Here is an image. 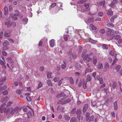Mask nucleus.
<instances>
[{
  "mask_svg": "<svg viewBox=\"0 0 122 122\" xmlns=\"http://www.w3.org/2000/svg\"><path fill=\"white\" fill-rule=\"evenodd\" d=\"M92 58L90 57L89 55L87 54L84 56L83 60L84 61H85L86 60V61L89 62L92 60Z\"/></svg>",
  "mask_w": 122,
  "mask_h": 122,
  "instance_id": "nucleus-5",
  "label": "nucleus"
},
{
  "mask_svg": "<svg viewBox=\"0 0 122 122\" xmlns=\"http://www.w3.org/2000/svg\"><path fill=\"white\" fill-rule=\"evenodd\" d=\"M12 103V102H9L7 103L6 106H9Z\"/></svg>",
  "mask_w": 122,
  "mask_h": 122,
  "instance_id": "nucleus-63",
  "label": "nucleus"
},
{
  "mask_svg": "<svg viewBox=\"0 0 122 122\" xmlns=\"http://www.w3.org/2000/svg\"><path fill=\"white\" fill-rule=\"evenodd\" d=\"M5 105V104L4 103L1 105L0 107V112L2 113L7 111L6 108L4 107Z\"/></svg>",
  "mask_w": 122,
  "mask_h": 122,
  "instance_id": "nucleus-3",
  "label": "nucleus"
},
{
  "mask_svg": "<svg viewBox=\"0 0 122 122\" xmlns=\"http://www.w3.org/2000/svg\"><path fill=\"white\" fill-rule=\"evenodd\" d=\"M91 80V77L90 75L88 76L86 78V82L88 81H90Z\"/></svg>",
  "mask_w": 122,
  "mask_h": 122,
  "instance_id": "nucleus-37",
  "label": "nucleus"
},
{
  "mask_svg": "<svg viewBox=\"0 0 122 122\" xmlns=\"http://www.w3.org/2000/svg\"><path fill=\"white\" fill-rule=\"evenodd\" d=\"M4 36L5 37H10L11 36L10 33L7 31L4 32Z\"/></svg>",
  "mask_w": 122,
  "mask_h": 122,
  "instance_id": "nucleus-11",
  "label": "nucleus"
},
{
  "mask_svg": "<svg viewBox=\"0 0 122 122\" xmlns=\"http://www.w3.org/2000/svg\"><path fill=\"white\" fill-rule=\"evenodd\" d=\"M6 63L5 61H3L2 60H0V64L1 65H4Z\"/></svg>",
  "mask_w": 122,
  "mask_h": 122,
  "instance_id": "nucleus-39",
  "label": "nucleus"
},
{
  "mask_svg": "<svg viewBox=\"0 0 122 122\" xmlns=\"http://www.w3.org/2000/svg\"><path fill=\"white\" fill-rule=\"evenodd\" d=\"M8 40L10 42L13 43L14 42V41H13V40L12 39L10 38H8Z\"/></svg>",
  "mask_w": 122,
  "mask_h": 122,
  "instance_id": "nucleus-57",
  "label": "nucleus"
},
{
  "mask_svg": "<svg viewBox=\"0 0 122 122\" xmlns=\"http://www.w3.org/2000/svg\"><path fill=\"white\" fill-rule=\"evenodd\" d=\"M98 15L99 16H102L103 15V13H102V12H98Z\"/></svg>",
  "mask_w": 122,
  "mask_h": 122,
  "instance_id": "nucleus-62",
  "label": "nucleus"
},
{
  "mask_svg": "<svg viewBox=\"0 0 122 122\" xmlns=\"http://www.w3.org/2000/svg\"><path fill=\"white\" fill-rule=\"evenodd\" d=\"M4 11L5 12V15H7L8 13V8L7 6H5L4 8Z\"/></svg>",
  "mask_w": 122,
  "mask_h": 122,
  "instance_id": "nucleus-14",
  "label": "nucleus"
},
{
  "mask_svg": "<svg viewBox=\"0 0 122 122\" xmlns=\"http://www.w3.org/2000/svg\"><path fill=\"white\" fill-rule=\"evenodd\" d=\"M110 54L112 56H115L116 57L117 54H115L113 52V51H111V52L110 53Z\"/></svg>",
  "mask_w": 122,
  "mask_h": 122,
  "instance_id": "nucleus-48",
  "label": "nucleus"
},
{
  "mask_svg": "<svg viewBox=\"0 0 122 122\" xmlns=\"http://www.w3.org/2000/svg\"><path fill=\"white\" fill-rule=\"evenodd\" d=\"M74 74L76 76H80L81 73L78 72H75Z\"/></svg>",
  "mask_w": 122,
  "mask_h": 122,
  "instance_id": "nucleus-56",
  "label": "nucleus"
},
{
  "mask_svg": "<svg viewBox=\"0 0 122 122\" xmlns=\"http://www.w3.org/2000/svg\"><path fill=\"white\" fill-rule=\"evenodd\" d=\"M65 95L64 93L61 92L60 93L58 94L56 96L57 98H59L61 97H63L65 96Z\"/></svg>",
  "mask_w": 122,
  "mask_h": 122,
  "instance_id": "nucleus-13",
  "label": "nucleus"
},
{
  "mask_svg": "<svg viewBox=\"0 0 122 122\" xmlns=\"http://www.w3.org/2000/svg\"><path fill=\"white\" fill-rule=\"evenodd\" d=\"M102 63H99L98 65V68L99 69H102V68L103 66Z\"/></svg>",
  "mask_w": 122,
  "mask_h": 122,
  "instance_id": "nucleus-25",
  "label": "nucleus"
},
{
  "mask_svg": "<svg viewBox=\"0 0 122 122\" xmlns=\"http://www.w3.org/2000/svg\"><path fill=\"white\" fill-rule=\"evenodd\" d=\"M63 80V79L61 78V80H60L58 82V85L60 86L62 83V81Z\"/></svg>",
  "mask_w": 122,
  "mask_h": 122,
  "instance_id": "nucleus-51",
  "label": "nucleus"
},
{
  "mask_svg": "<svg viewBox=\"0 0 122 122\" xmlns=\"http://www.w3.org/2000/svg\"><path fill=\"white\" fill-rule=\"evenodd\" d=\"M9 45V42L7 40L5 41L3 44V45L4 46Z\"/></svg>",
  "mask_w": 122,
  "mask_h": 122,
  "instance_id": "nucleus-26",
  "label": "nucleus"
},
{
  "mask_svg": "<svg viewBox=\"0 0 122 122\" xmlns=\"http://www.w3.org/2000/svg\"><path fill=\"white\" fill-rule=\"evenodd\" d=\"M88 105L87 104H85L83 107V112H85L88 108Z\"/></svg>",
  "mask_w": 122,
  "mask_h": 122,
  "instance_id": "nucleus-12",
  "label": "nucleus"
},
{
  "mask_svg": "<svg viewBox=\"0 0 122 122\" xmlns=\"http://www.w3.org/2000/svg\"><path fill=\"white\" fill-rule=\"evenodd\" d=\"M26 98L27 100L29 102H30L31 100V97L29 96H27L26 97Z\"/></svg>",
  "mask_w": 122,
  "mask_h": 122,
  "instance_id": "nucleus-49",
  "label": "nucleus"
},
{
  "mask_svg": "<svg viewBox=\"0 0 122 122\" xmlns=\"http://www.w3.org/2000/svg\"><path fill=\"white\" fill-rule=\"evenodd\" d=\"M107 26L108 27H109L111 28H112L113 27L114 25L112 23H110L107 25Z\"/></svg>",
  "mask_w": 122,
  "mask_h": 122,
  "instance_id": "nucleus-29",
  "label": "nucleus"
},
{
  "mask_svg": "<svg viewBox=\"0 0 122 122\" xmlns=\"http://www.w3.org/2000/svg\"><path fill=\"white\" fill-rule=\"evenodd\" d=\"M14 84L15 86H17L18 85V82L17 81H15L14 82Z\"/></svg>",
  "mask_w": 122,
  "mask_h": 122,
  "instance_id": "nucleus-59",
  "label": "nucleus"
},
{
  "mask_svg": "<svg viewBox=\"0 0 122 122\" xmlns=\"http://www.w3.org/2000/svg\"><path fill=\"white\" fill-rule=\"evenodd\" d=\"M44 70V67L43 66H41L39 69V71H43Z\"/></svg>",
  "mask_w": 122,
  "mask_h": 122,
  "instance_id": "nucleus-54",
  "label": "nucleus"
},
{
  "mask_svg": "<svg viewBox=\"0 0 122 122\" xmlns=\"http://www.w3.org/2000/svg\"><path fill=\"white\" fill-rule=\"evenodd\" d=\"M10 16L12 18L13 20H16L18 19L17 17L16 16H15L13 15V14H11L10 15Z\"/></svg>",
  "mask_w": 122,
  "mask_h": 122,
  "instance_id": "nucleus-17",
  "label": "nucleus"
},
{
  "mask_svg": "<svg viewBox=\"0 0 122 122\" xmlns=\"http://www.w3.org/2000/svg\"><path fill=\"white\" fill-rule=\"evenodd\" d=\"M87 0H80L78 1L77 2L78 4H83L86 2Z\"/></svg>",
  "mask_w": 122,
  "mask_h": 122,
  "instance_id": "nucleus-20",
  "label": "nucleus"
},
{
  "mask_svg": "<svg viewBox=\"0 0 122 122\" xmlns=\"http://www.w3.org/2000/svg\"><path fill=\"white\" fill-rule=\"evenodd\" d=\"M6 88V86H4L3 87H1L0 88V91H2L5 89Z\"/></svg>",
  "mask_w": 122,
  "mask_h": 122,
  "instance_id": "nucleus-45",
  "label": "nucleus"
},
{
  "mask_svg": "<svg viewBox=\"0 0 122 122\" xmlns=\"http://www.w3.org/2000/svg\"><path fill=\"white\" fill-rule=\"evenodd\" d=\"M8 92L7 90H5L2 92V94L4 95H7L8 94Z\"/></svg>",
  "mask_w": 122,
  "mask_h": 122,
  "instance_id": "nucleus-40",
  "label": "nucleus"
},
{
  "mask_svg": "<svg viewBox=\"0 0 122 122\" xmlns=\"http://www.w3.org/2000/svg\"><path fill=\"white\" fill-rule=\"evenodd\" d=\"M70 118V117H69V115L67 114H65L64 117L63 118L64 120L66 121H68Z\"/></svg>",
  "mask_w": 122,
  "mask_h": 122,
  "instance_id": "nucleus-10",
  "label": "nucleus"
},
{
  "mask_svg": "<svg viewBox=\"0 0 122 122\" xmlns=\"http://www.w3.org/2000/svg\"><path fill=\"white\" fill-rule=\"evenodd\" d=\"M12 25V23L11 22H9V23L7 25V26L8 27H10V26Z\"/></svg>",
  "mask_w": 122,
  "mask_h": 122,
  "instance_id": "nucleus-58",
  "label": "nucleus"
},
{
  "mask_svg": "<svg viewBox=\"0 0 122 122\" xmlns=\"http://www.w3.org/2000/svg\"><path fill=\"white\" fill-rule=\"evenodd\" d=\"M114 39L117 41L119 44H120L122 42V39L119 35H116L114 37Z\"/></svg>",
  "mask_w": 122,
  "mask_h": 122,
  "instance_id": "nucleus-4",
  "label": "nucleus"
},
{
  "mask_svg": "<svg viewBox=\"0 0 122 122\" xmlns=\"http://www.w3.org/2000/svg\"><path fill=\"white\" fill-rule=\"evenodd\" d=\"M90 27L93 30H95L97 29V28L92 23L90 25Z\"/></svg>",
  "mask_w": 122,
  "mask_h": 122,
  "instance_id": "nucleus-15",
  "label": "nucleus"
},
{
  "mask_svg": "<svg viewBox=\"0 0 122 122\" xmlns=\"http://www.w3.org/2000/svg\"><path fill=\"white\" fill-rule=\"evenodd\" d=\"M106 12H107V14L108 15H112L113 14V12L112 10L108 11L106 10Z\"/></svg>",
  "mask_w": 122,
  "mask_h": 122,
  "instance_id": "nucleus-27",
  "label": "nucleus"
},
{
  "mask_svg": "<svg viewBox=\"0 0 122 122\" xmlns=\"http://www.w3.org/2000/svg\"><path fill=\"white\" fill-rule=\"evenodd\" d=\"M66 64L64 61H63L61 65V68L62 69H64L66 67Z\"/></svg>",
  "mask_w": 122,
  "mask_h": 122,
  "instance_id": "nucleus-16",
  "label": "nucleus"
},
{
  "mask_svg": "<svg viewBox=\"0 0 122 122\" xmlns=\"http://www.w3.org/2000/svg\"><path fill=\"white\" fill-rule=\"evenodd\" d=\"M115 3L113 2H112L111 3V4L110 5V6L112 8H113L115 6Z\"/></svg>",
  "mask_w": 122,
  "mask_h": 122,
  "instance_id": "nucleus-43",
  "label": "nucleus"
},
{
  "mask_svg": "<svg viewBox=\"0 0 122 122\" xmlns=\"http://www.w3.org/2000/svg\"><path fill=\"white\" fill-rule=\"evenodd\" d=\"M117 59L116 58L115 59L113 60L112 64L113 65L116 62V61L117 60Z\"/></svg>",
  "mask_w": 122,
  "mask_h": 122,
  "instance_id": "nucleus-60",
  "label": "nucleus"
},
{
  "mask_svg": "<svg viewBox=\"0 0 122 122\" xmlns=\"http://www.w3.org/2000/svg\"><path fill=\"white\" fill-rule=\"evenodd\" d=\"M42 85V83L40 82L38 84V86L37 88V89H39L41 87Z\"/></svg>",
  "mask_w": 122,
  "mask_h": 122,
  "instance_id": "nucleus-46",
  "label": "nucleus"
},
{
  "mask_svg": "<svg viewBox=\"0 0 122 122\" xmlns=\"http://www.w3.org/2000/svg\"><path fill=\"white\" fill-rule=\"evenodd\" d=\"M47 77L48 79H50L51 78V73L49 71L47 72Z\"/></svg>",
  "mask_w": 122,
  "mask_h": 122,
  "instance_id": "nucleus-24",
  "label": "nucleus"
},
{
  "mask_svg": "<svg viewBox=\"0 0 122 122\" xmlns=\"http://www.w3.org/2000/svg\"><path fill=\"white\" fill-rule=\"evenodd\" d=\"M93 63L94 65L96 64L97 62V58L96 57H94L93 58Z\"/></svg>",
  "mask_w": 122,
  "mask_h": 122,
  "instance_id": "nucleus-31",
  "label": "nucleus"
},
{
  "mask_svg": "<svg viewBox=\"0 0 122 122\" xmlns=\"http://www.w3.org/2000/svg\"><path fill=\"white\" fill-rule=\"evenodd\" d=\"M114 109L116 110L117 109V102L115 101L114 103Z\"/></svg>",
  "mask_w": 122,
  "mask_h": 122,
  "instance_id": "nucleus-23",
  "label": "nucleus"
},
{
  "mask_svg": "<svg viewBox=\"0 0 122 122\" xmlns=\"http://www.w3.org/2000/svg\"><path fill=\"white\" fill-rule=\"evenodd\" d=\"M56 5V4L55 3H53L51 5V6L52 7H53Z\"/></svg>",
  "mask_w": 122,
  "mask_h": 122,
  "instance_id": "nucleus-64",
  "label": "nucleus"
},
{
  "mask_svg": "<svg viewBox=\"0 0 122 122\" xmlns=\"http://www.w3.org/2000/svg\"><path fill=\"white\" fill-rule=\"evenodd\" d=\"M84 6L86 9H88L89 8V4L85 3L84 4Z\"/></svg>",
  "mask_w": 122,
  "mask_h": 122,
  "instance_id": "nucleus-36",
  "label": "nucleus"
},
{
  "mask_svg": "<svg viewBox=\"0 0 122 122\" xmlns=\"http://www.w3.org/2000/svg\"><path fill=\"white\" fill-rule=\"evenodd\" d=\"M57 104H61L62 105L66 104L65 100L63 98H62L60 101L57 102Z\"/></svg>",
  "mask_w": 122,
  "mask_h": 122,
  "instance_id": "nucleus-9",
  "label": "nucleus"
},
{
  "mask_svg": "<svg viewBox=\"0 0 122 122\" xmlns=\"http://www.w3.org/2000/svg\"><path fill=\"white\" fill-rule=\"evenodd\" d=\"M105 86V83H103V84L98 89L99 91H100L101 89L103 88Z\"/></svg>",
  "mask_w": 122,
  "mask_h": 122,
  "instance_id": "nucleus-52",
  "label": "nucleus"
},
{
  "mask_svg": "<svg viewBox=\"0 0 122 122\" xmlns=\"http://www.w3.org/2000/svg\"><path fill=\"white\" fill-rule=\"evenodd\" d=\"M104 65V67L105 68H107L109 67L108 63L107 62L105 63Z\"/></svg>",
  "mask_w": 122,
  "mask_h": 122,
  "instance_id": "nucleus-41",
  "label": "nucleus"
},
{
  "mask_svg": "<svg viewBox=\"0 0 122 122\" xmlns=\"http://www.w3.org/2000/svg\"><path fill=\"white\" fill-rule=\"evenodd\" d=\"M6 78L5 77H4L3 79V78H2L0 80V82H2L4 81H6Z\"/></svg>",
  "mask_w": 122,
  "mask_h": 122,
  "instance_id": "nucleus-50",
  "label": "nucleus"
},
{
  "mask_svg": "<svg viewBox=\"0 0 122 122\" xmlns=\"http://www.w3.org/2000/svg\"><path fill=\"white\" fill-rule=\"evenodd\" d=\"M117 83L115 81H113L112 82V87L113 89H115L117 87Z\"/></svg>",
  "mask_w": 122,
  "mask_h": 122,
  "instance_id": "nucleus-18",
  "label": "nucleus"
},
{
  "mask_svg": "<svg viewBox=\"0 0 122 122\" xmlns=\"http://www.w3.org/2000/svg\"><path fill=\"white\" fill-rule=\"evenodd\" d=\"M94 117L93 115L90 116V113L87 112L86 113L85 119L86 121L88 122H91L93 121Z\"/></svg>",
  "mask_w": 122,
  "mask_h": 122,
  "instance_id": "nucleus-1",
  "label": "nucleus"
},
{
  "mask_svg": "<svg viewBox=\"0 0 122 122\" xmlns=\"http://www.w3.org/2000/svg\"><path fill=\"white\" fill-rule=\"evenodd\" d=\"M67 53L70 56H71L73 58H75L76 57L75 56L73 55L72 54L71 51V50H70L69 52H67Z\"/></svg>",
  "mask_w": 122,
  "mask_h": 122,
  "instance_id": "nucleus-19",
  "label": "nucleus"
},
{
  "mask_svg": "<svg viewBox=\"0 0 122 122\" xmlns=\"http://www.w3.org/2000/svg\"><path fill=\"white\" fill-rule=\"evenodd\" d=\"M76 68L77 70H79L81 68L82 66L78 64H77L75 65Z\"/></svg>",
  "mask_w": 122,
  "mask_h": 122,
  "instance_id": "nucleus-22",
  "label": "nucleus"
},
{
  "mask_svg": "<svg viewBox=\"0 0 122 122\" xmlns=\"http://www.w3.org/2000/svg\"><path fill=\"white\" fill-rule=\"evenodd\" d=\"M10 109V110L11 111L10 114H12L18 110V107H16L13 109L12 108Z\"/></svg>",
  "mask_w": 122,
  "mask_h": 122,
  "instance_id": "nucleus-8",
  "label": "nucleus"
},
{
  "mask_svg": "<svg viewBox=\"0 0 122 122\" xmlns=\"http://www.w3.org/2000/svg\"><path fill=\"white\" fill-rule=\"evenodd\" d=\"M47 84L48 86H52V83L50 80H48L47 81Z\"/></svg>",
  "mask_w": 122,
  "mask_h": 122,
  "instance_id": "nucleus-42",
  "label": "nucleus"
},
{
  "mask_svg": "<svg viewBox=\"0 0 122 122\" xmlns=\"http://www.w3.org/2000/svg\"><path fill=\"white\" fill-rule=\"evenodd\" d=\"M7 61L10 64H11L12 63L13 61V60L10 57H8L7 58Z\"/></svg>",
  "mask_w": 122,
  "mask_h": 122,
  "instance_id": "nucleus-21",
  "label": "nucleus"
},
{
  "mask_svg": "<svg viewBox=\"0 0 122 122\" xmlns=\"http://www.w3.org/2000/svg\"><path fill=\"white\" fill-rule=\"evenodd\" d=\"M121 67V66L120 65H117L116 67V69L117 70V71H118L120 69Z\"/></svg>",
  "mask_w": 122,
  "mask_h": 122,
  "instance_id": "nucleus-53",
  "label": "nucleus"
},
{
  "mask_svg": "<svg viewBox=\"0 0 122 122\" xmlns=\"http://www.w3.org/2000/svg\"><path fill=\"white\" fill-rule=\"evenodd\" d=\"M97 80H98L100 81V83L101 84H102L103 83V79L102 78H99L97 79Z\"/></svg>",
  "mask_w": 122,
  "mask_h": 122,
  "instance_id": "nucleus-30",
  "label": "nucleus"
},
{
  "mask_svg": "<svg viewBox=\"0 0 122 122\" xmlns=\"http://www.w3.org/2000/svg\"><path fill=\"white\" fill-rule=\"evenodd\" d=\"M76 119L75 117H72L71 119L70 122H76Z\"/></svg>",
  "mask_w": 122,
  "mask_h": 122,
  "instance_id": "nucleus-34",
  "label": "nucleus"
},
{
  "mask_svg": "<svg viewBox=\"0 0 122 122\" xmlns=\"http://www.w3.org/2000/svg\"><path fill=\"white\" fill-rule=\"evenodd\" d=\"M88 20L89 22H94V20L93 18H89Z\"/></svg>",
  "mask_w": 122,
  "mask_h": 122,
  "instance_id": "nucleus-38",
  "label": "nucleus"
},
{
  "mask_svg": "<svg viewBox=\"0 0 122 122\" xmlns=\"http://www.w3.org/2000/svg\"><path fill=\"white\" fill-rule=\"evenodd\" d=\"M50 45L51 48L55 46V41L54 39H51L50 41Z\"/></svg>",
  "mask_w": 122,
  "mask_h": 122,
  "instance_id": "nucleus-6",
  "label": "nucleus"
},
{
  "mask_svg": "<svg viewBox=\"0 0 122 122\" xmlns=\"http://www.w3.org/2000/svg\"><path fill=\"white\" fill-rule=\"evenodd\" d=\"M102 46L104 49H108V46L104 44L102 45Z\"/></svg>",
  "mask_w": 122,
  "mask_h": 122,
  "instance_id": "nucleus-35",
  "label": "nucleus"
},
{
  "mask_svg": "<svg viewBox=\"0 0 122 122\" xmlns=\"http://www.w3.org/2000/svg\"><path fill=\"white\" fill-rule=\"evenodd\" d=\"M9 98L8 97H5L2 98L0 100L1 102H6L9 100Z\"/></svg>",
  "mask_w": 122,
  "mask_h": 122,
  "instance_id": "nucleus-7",
  "label": "nucleus"
},
{
  "mask_svg": "<svg viewBox=\"0 0 122 122\" xmlns=\"http://www.w3.org/2000/svg\"><path fill=\"white\" fill-rule=\"evenodd\" d=\"M106 33L107 40L108 41L112 40L115 35L113 34H112L111 31L109 30L107 31Z\"/></svg>",
  "mask_w": 122,
  "mask_h": 122,
  "instance_id": "nucleus-2",
  "label": "nucleus"
},
{
  "mask_svg": "<svg viewBox=\"0 0 122 122\" xmlns=\"http://www.w3.org/2000/svg\"><path fill=\"white\" fill-rule=\"evenodd\" d=\"M3 34V31H1L0 33V38H2V36Z\"/></svg>",
  "mask_w": 122,
  "mask_h": 122,
  "instance_id": "nucleus-61",
  "label": "nucleus"
},
{
  "mask_svg": "<svg viewBox=\"0 0 122 122\" xmlns=\"http://www.w3.org/2000/svg\"><path fill=\"white\" fill-rule=\"evenodd\" d=\"M107 29L108 30H109L110 31H111V32L112 33H114L115 34H117L118 33V32L117 31H115L111 29L110 28H108Z\"/></svg>",
  "mask_w": 122,
  "mask_h": 122,
  "instance_id": "nucleus-28",
  "label": "nucleus"
},
{
  "mask_svg": "<svg viewBox=\"0 0 122 122\" xmlns=\"http://www.w3.org/2000/svg\"><path fill=\"white\" fill-rule=\"evenodd\" d=\"M69 80L70 82L71 83L72 85L74 83V82L73 81V79L72 77H70Z\"/></svg>",
  "mask_w": 122,
  "mask_h": 122,
  "instance_id": "nucleus-33",
  "label": "nucleus"
},
{
  "mask_svg": "<svg viewBox=\"0 0 122 122\" xmlns=\"http://www.w3.org/2000/svg\"><path fill=\"white\" fill-rule=\"evenodd\" d=\"M65 101L66 104L70 102L71 101V100L70 98H68L67 99L65 100Z\"/></svg>",
  "mask_w": 122,
  "mask_h": 122,
  "instance_id": "nucleus-47",
  "label": "nucleus"
},
{
  "mask_svg": "<svg viewBox=\"0 0 122 122\" xmlns=\"http://www.w3.org/2000/svg\"><path fill=\"white\" fill-rule=\"evenodd\" d=\"M87 87V86L86 82H84L83 83V88L84 89H86Z\"/></svg>",
  "mask_w": 122,
  "mask_h": 122,
  "instance_id": "nucleus-55",
  "label": "nucleus"
},
{
  "mask_svg": "<svg viewBox=\"0 0 122 122\" xmlns=\"http://www.w3.org/2000/svg\"><path fill=\"white\" fill-rule=\"evenodd\" d=\"M99 32L101 34H103L105 32V30L104 29H102L99 30Z\"/></svg>",
  "mask_w": 122,
  "mask_h": 122,
  "instance_id": "nucleus-32",
  "label": "nucleus"
},
{
  "mask_svg": "<svg viewBox=\"0 0 122 122\" xmlns=\"http://www.w3.org/2000/svg\"><path fill=\"white\" fill-rule=\"evenodd\" d=\"M81 111L79 109L77 110L76 112V113L77 115H81Z\"/></svg>",
  "mask_w": 122,
  "mask_h": 122,
  "instance_id": "nucleus-44",
  "label": "nucleus"
}]
</instances>
